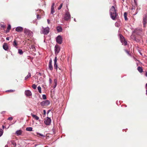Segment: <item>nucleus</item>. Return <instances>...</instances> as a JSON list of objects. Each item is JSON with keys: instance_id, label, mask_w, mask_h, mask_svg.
Instances as JSON below:
<instances>
[{"instance_id": "f257e3e1", "label": "nucleus", "mask_w": 147, "mask_h": 147, "mask_svg": "<svg viewBox=\"0 0 147 147\" xmlns=\"http://www.w3.org/2000/svg\"><path fill=\"white\" fill-rule=\"evenodd\" d=\"M117 11V10L115 9L114 6H113L111 7L109 10V13L111 17L113 20H115L118 16Z\"/></svg>"}, {"instance_id": "f03ea898", "label": "nucleus", "mask_w": 147, "mask_h": 147, "mask_svg": "<svg viewBox=\"0 0 147 147\" xmlns=\"http://www.w3.org/2000/svg\"><path fill=\"white\" fill-rule=\"evenodd\" d=\"M49 30L50 29L48 27L46 28H42L40 33L44 34H47L49 32Z\"/></svg>"}, {"instance_id": "7ed1b4c3", "label": "nucleus", "mask_w": 147, "mask_h": 147, "mask_svg": "<svg viewBox=\"0 0 147 147\" xmlns=\"http://www.w3.org/2000/svg\"><path fill=\"white\" fill-rule=\"evenodd\" d=\"M120 40L121 42L123 44H124L125 45H127V42L123 37V36L121 34H120Z\"/></svg>"}, {"instance_id": "20e7f679", "label": "nucleus", "mask_w": 147, "mask_h": 147, "mask_svg": "<svg viewBox=\"0 0 147 147\" xmlns=\"http://www.w3.org/2000/svg\"><path fill=\"white\" fill-rule=\"evenodd\" d=\"M71 16L70 13L68 11L66 12L64 17V19L66 21L69 20Z\"/></svg>"}, {"instance_id": "39448f33", "label": "nucleus", "mask_w": 147, "mask_h": 147, "mask_svg": "<svg viewBox=\"0 0 147 147\" xmlns=\"http://www.w3.org/2000/svg\"><path fill=\"white\" fill-rule=\"evenodd\" d=\"M147 16L146 15H144L143 17L142 22L143 24V27H146V24L147 23Z\"/></svg>"}, {"instance_id": "423d86ee", "label": "nucleus", "mask_w": 147, "mask_h": 147, "mask_svg": "<svg viewBox=\"0 0 147 147\" xmlns=\"http://www.w3.org/2000/svg\"><path fill=\"white\" fill-rule=\"evenodd\" d=\"M50 103V102L49 100H46L41 102L40 104L42 106L44 107L48 105Z\"/></svg>"}, {"instance_id": "0eeeda50", "label": "nucleus", "mask_w": 147, "mask_h": 147, "mask_svg": "<svg viewBox=\"0 0 147 147\" xmlns=\"http://www.w3.org/2000/svg\"><path fill=\"white\" fill-rule=\"evenodd\" d=\"M56 42L59 44H61L62 42V38L60 35L58 36L56 38Z\"/></svg>"}, {"instance_id": "6e6552de", "label": "nucleus", "mask_w": 147, "mask_h": 147, "mask_svg": "<svg viewBox=\"0 0 147 147\" xmlns=\"http://www.w3.org/2000/svg\"><path fill=\"white\" fill-rule=\"evenodd\" d=\"M51 122V119L49 117H47V119L45 120V123L47 125H49L50 124Z\"/></svg>"}, {"instance_id": "1a4fd4ad", "label": "nucleus", "mask_w": 147, "mask_h": 147, "mask_svg": "<svg viewBox=\"0 0 147 147\" xmlns=\"http://www.w3.org/2000/svg\"><path fill=\"white\" fill-rule=\"evenodd\" d=\"M24 33L26 34L28 36H31L32 34V32L31 31H30L29 30L25 29L24 30Z\"/></svg>"}, {"instance_id": "9d476101", "label": "nucleus", "mask_w": 147, "mask_h": 147, "mask_svg": "<svg viewBox=\"0 0 147 147\" xmlns=\"http://www.w3.org/2000/svg\"><path fill=\"white\" fill-rule=\"evenodd\" d=\"M52 60L51 58L49 61V69L51 70L52 71L53 70V67L52 65Z\"/></svg>"}, {"instance_id": "9b49d317", "label": "nucleus", "mask_w": 147, "mask_h": 147, "mask_svg": "<svg viewBox=\"0 0 147 147\" xmlns=\"http://www.w3.org/2000/svg\"><path fill=\"white\" fill-rule=\"evenodd\" d=\"M3 49L5 51H7L8 49L7 44L6 43H5L3 44Z\"/></svg>"}, {"instance_id": "f8f14e48", "label": "nucleus", "mask_w": 147, "mask_h": 147, "mask_svg": "<svg viewBox=\"0 0 147 147\" xmlns=\"http://www.w3.org/2000/svg\"><path fill=\"white\" fill-rule=\"evenodd\" d=\"M25 93L27 96H29L32 95V93L31 91L29 90H25Z\"/></svg>"}, {"instance_id": "ddd939ff", "label": "nucleus", "mask_w": 147, "mask_h": 147, "mask_svg": "<svg viewBox=\"0 0 147 147\" xmlns=\"http://www.w3.org/2000/svg\"><path fill=\"white\" fill-rule=\"evenodd\" d=\"M16 31L18 32H21L22 31L23 28L21 27H18L16 28Z\"/></svg>"}, {"instance_id": "4468645a", "label": "nucleus", "mask_w": 147, "mask_h": 147, "mask_svg": "<svg viewBox=\"0 0 147 147\" xmlns=\"http://www.w3.org/2000/svg\"><path fill=\"white\" fill-rule=\"evenodd\" d=\"M57 57H56L54 60V67L55 69H57Z\"/></svg>"}, {"instance_id": "2eb2a0df", "label": "nucleus", "mask_w": 147, "mask_h": 147, "mask_svg": "<svg viewBox=\"0 0 147 147\" xmlns=\"http://www.w3.org/2000/svg\"><path fill=\"white\" fill-rule=\"evenodd\" d=\"M60 48L59 46H55V53H58L60 51Z\"/></svg>"}, {"instance_id": "dca6fc26", "label": "nucleus", "mask_w": 147, "mask_h": 147, "mask_svg": "<svg viewBox=\"0 0 147 147\" xmlns=\"http://www.w3.org/2000/svg\"><path fill=\"white\" fill-rule=\"evenodd\" d=\"M55 5L54 3H53L52 4L51 7V13L53 14L55 12V11L54 9V6Z\"/></svg>"}, {"instance_id": "f3484780", "label": "nucleus", "mask_w": 147, "mask_h": 147, "mask_svg": "<svg viewBox=\"0 0 147 147\" xmlns=\"http://www.w3.org/2000/svg\"><path fill=\"white\" fill-rule=\"evenodd\" d=\"M13 46L15 47L16 48H18V43L16 40H14L13 42Z\"/></svg>"}, {"instance_id": "a211bd4d", "label": "nucleus", "mask_w": 147, "mask_h": 147, "mask_svg": "<svg viewBox=\"0 0 147 147\" xmlns=\"http://www.w3.org/2000/svg\"><path fill=\"white\" fill-rule=\"evenodd\" d=\"M22 131L21 130H19L17 131L16 132V134L17 136L20 135H21Z\"/></svg>"}, {"instance_id": "6ab92c4d", "label": "nucleus", "mask_w": 147, "mask_h": 147, "mask_svg": "<svg viewBox=\"0 0 147 147\" xmlns=\"http://www.w3.org/2000/svg\"><path fill=\"white\" fill-rule=\"evenodd\" d=\"M31 115L32 116V117L34 118L36 120H38L39 119V118L36 115H34L32 113L31 114Z\"/></svg>"}, {"instance_id": "aec40b11", "label": "nucleus", "mask_w": 147, "mask_h": 147, "mask_svg": "<svg viewBox=\"0 0 147 147\" xmlns=\"http://www.w3.org/2000/svg\"><path fill=\"white\" fill-rule=\"evenodd\" d=\"M36 136H37L38 137H40V136H41L43 137H45V136L44 135L41 134L37 132L36 133Z\"/></svg>"}, {"instance_id": "412c9836", "label": "nucleus", "mask_w": 147, "mask_h": 147, "mask_svg": "<svg viewBox=\"0 0 147 147\" xmlns=\"http://www.w3.org/2000/svg\"><path fill=\"white\" fill-rule=\"evenodd\" d=\"M138 70L140 73H142L143 71L142 67H141L139 66L137 68Z\"/></svg>"}, {"instance_id": "4be33fe9", "label": "nucleus", "mask_w": 147, "mask_h": 147, "mask_svg": "<svg viewBox=\"0 0 147 147\" xmlns=\"http://www.w3.org/2000/svg\"><path fill=\"white\" fill-rule=\"evenodd\" d=\"M11 26L10 25H9L8 26L7 28V29L6 30V33H7L9 32V30L11 29Z\"/></svg>"}, {"instance_id": "5701e85b", "label": "nucleus", "mask_w": 147, "mask_h": 147, "mask_svg": "<svg viewBox=\"0 0 147 147\" xmlns=\"http://www.w3.org/2000/svg\"><path fill=\"white\" fill-rule=\"evenodd\" d=\"M31 74L30 73H28V74L26 76L25 78V80H26L28 78H30L31 77Z\"/></svg>"}, {"instance_id": "b1692460", "label": "nucleus", "mask_w": 147, "mask_h": 147, "mask_svg": "<svg viewBox=\"0 0 147 147\" xmlns=\"http://www.w3.org/2000/svg\"><path fill=\"white\" fill-rule=\"evenodd\" d=\"M124 16L125 20H128V18L127 17V13L126 12L124 13Z\"/></svg>"}, {"instance_id": "393cba45", "label": "nucleus", "mask_w": 147, "mask_h": 147, "mask_svg": "<svg viewBox=\"0 0 147 147\" xmlns=\"http://www.w3.org/2000/svg\"><path fill=\"white\" fill-rule=\"evenodd\" d=\"M32 130V127H28L26 128V130L27 131H31Z\"/></svg>"}, {"instance_id": "a878e982", "label": "nucleus", "mask_w": 147, "mask_h": 147, "mask_svg": "<svg viewBox=\"0 0 147 147\" xmlns=\"http://www.w3.org/2000/svg\"><path fill=\"white\" fill-rule=\"evenodd\" d=\"M38 92H39V93H41V87L40 86H38Z\"/></svg>"}, {"instance_id": "bb28decb", "label": "nucleus", "mask_w": 147, "mask_h": 147, "mask_svg": "<svg viewBox=\"0 0 147 147\" xmlns=\"http://www.w3.org/2000/svg\"><path fill=\"white\" fill-rule=\"evenodd\" d=\"M57 29L58 32H60L62 30V29L61 27H57Z\"/></svg>"}, {"instance_id": "cd10ccee", "label": "nucleus", "mask_w": 147, "mask_h": 147, "mask_svg": "<svg viewBox=\"0 0 147 147\" xmlns=\"http://www.w3.org/2000/svg\"><path fill=\"white\" fill-rule=\"evenodd\" d=\"M18 53L20 55H22L23 54V52L22 50L20 49L18 50Z\"/></svg>"}, {"instance_id": "c85d7f7f", "label": "nucleus", "mask_w": 147, "mask_h": 147, "mask_svg": "<svg viewBox=\"0 0 147 147\" xmlns=\"http://www.w3.org/2000/svg\"><path fill=\"white\" fill-rule=\"evenodd\" d=\"M0 26L2 28H5V25H4L3 23H1L0 24Z\"/></svg>"}, {"instance_id": "c756f323", "label": "nucleus", "mask_w": 147, "mask_h": 147, "mask_svg": "<svg viewBox=\"0 0 147 147\" xmlns=\"http://www.w3.org/2000/svg\"><path fill=\"white\" fill-rule=\"evenodd\" d=\"M15 91V90H7L6 91V92H13Z\"/></svg>"}, {"instance_id": "7c9ffc66", "label": "nucleus", "mask_w": 147, "mask_h": 147, "mask_svg": "<svg viewBox=\"0 0 147 147\" xmlns=\"http://www.w3.org/2000/svg\"><path fill=\"white\" fill-rule=\"evenodd\" d=\"M32 87L34 89H35L36 88V86L35 85V84H33L32 85Z\"/></svg>"}, {"instance_id": "2f4dec72", "label": "nucleus", "mask_w": 147, "mask_h": 147, "mask_svg": "<svg viewBox=\"0 0 147 147\" xmlns=\"http://www.w3.org/2000/svg\"><path fill=\"white\" fill-rule=\"evenodd\" d=\"M62 6H63V3L61 4L60 5H59V7H58V10L60 9H61V8H62Z\"/></svg>"}, {"instance_id": "473e14b6", "label": "nucleus", "mask_w": 147, "mask_h": 147, "mask_svg": "<svg viewBox=\"0 0 147 147\" xmlns=\"http://www.w3.org/2000/svg\"><path fill=\"white\" fill-rule=\"evenodd\" d=\"M3 131L1 129H0V137H1L3 134Z\"/></svg>"}, {"instance_id": "72a5a7b5", "label": "nucleus", "mask_w": 147, "mask_h": 147, "mask_svg": "<svg viewBox=\"0 0 147 147\" xmlns=\"http://www.w3.org/2000/svg\"><path fill=\"white\" fill-rule=\"evenodd\" d=\"M42 97L43 99H46L47 98V97L45 95H43L42 96Z\"/></svg>"}, {"instance_id": "f704fd0d", "label": "nucleus", "mask_w": 147, "mask_h": 147, "mask_svg": "<svg viewBox=\"0 0 147 147\" xmlns=\"http://www.w3.org/2000/svg\"><path fill=\"white\" fill-rule=\"evenodd\" d=\"M11 142L12 144L14 146H16V143H15L14 141L13 140L11 141Z\"/></svg>"}, {"instance_id": "c9c22d12", "label": "nucleus", "mask_w": 147, "mask_h": 147, "mask_svg": "<svg viewBox=\"0 0 147 147\" xmlns=\"http://www.w3.org/2000/svg\"><path fill=\"white\" fill-rule=\"evenodd\" d=\"M54 82H55V85L54 86V88L56 86H57V81L56 80H54Z\"/></svg>"}, {"instance_id": "e433bc0d", "label": "nucleus", "mask_w": 147, "mask_h": 147, "mask_svg": "<svg viewBox=\"0 0 147 147\" xmlns=\"http://www.w3.org/2000/svg\"><path fill=\"white\" fill-rule=\"evenodd\" d=\"M7 119L9 120H12L13 119V117H10L8 118Z\"/></svg>"}, {"instance_id": "4c0bfd02", "label": "nucleus", "mask_w": 147, "mask_h": 147, "mask_svg": "<svg viewBox=\"0 0 147 147\" xmlns=\"http://www.w3.org/2000/svg\"><path fill=\"white\" fill-rule=\"evenodd\" d=\"M125 52H126V53L128 55H129V51H127V50H125Z\"/></svg>"}, {"instance_id": "58836bf2", "label": "nucleus", "mask_w": 147, "mask_h": 147, "mask_svg": "<svg viewBox=\"0 0 147 147\" xmlns=\"http://www.w3.org/2000/svg\"><path fill=\"white\" fill-rule=\"evenodd\" d=\"M49 81L50 83H51L52 82V80H51V78H49Z\"/></svg>"}, {"instance_id": "ea45409f", "label": "nucleus", "mask_w": 147, "mask_h": 147, "mask_svg": "<svg viewBox=\"0 0 147 147\" xmlns=\"http://www.w3.org/2000/svg\"><path fill=\"white\" fill-rule=\"evenodd\" d=\"M37 19H38V18H40V17H39V15H37Z\"/></svg>"}, {"instance_id": "a19ab883", "label": "nucleus", "mask_w": 147, "mask_h": 147, "mask_svg": "<svg viewBox=\"0 0 147 147\" xmlns=\"http://www.w3.org/2000/svg\"><path fill=\"white\" fill-rule=\"evenodd\" d=\"M9 38H9V37H7V38H6V40H9Z\"/></svg>"}, {"instance_id": "79ce46f5", "label": "nucleus", "mask_w": 147, "mask_h": 147, "mask_svg": "<svg viewBox=\"0 0 147 147\" xmlns=\"http://www.w3.org/2000/svg\"><path fill=\"white\" fill-rule=\"evenodd\" d=\"M47 21V22H48V24H49L50 23V21L49 20V19H48Z\"/></svg>"}, {"instance_id": "37998d69", "label": "nucleus", "mask_w": 147, "mask_h": 147, "mask_svg": "<svg viewBox=\"0 0 147 147\" xmlns=\"http://www.w3.org/2000/svg\"><path fill=\"white\" fill-rule=\"evenodd\" d=\"M43 111L44 112V114L45 115L46 113V111L45 110H44Z\"/></svg>"}, {"instance_id": "c03bdc74", "label": "nucleus", "mask_w": 147, "mask_h": 147, "mask_svg": "<svg viewBox=\"0 0 147 147\" xmlns=\"http://www.w3.org/2000/svg\"><path fill=\"white\" fill-rule=\"evenodd\" d=\"M5 147H8V145H6L5 146Z\"/></svg>"}, {"instance_id": "a18cd8bd", "label": "nucleus", "mask_w": 147, "mask_h": 147, "mask_svg": "<svg viewBox=\"0 0 147 147\" xmlns=\"http://www.w3.org/2000/svg\"><path fill=\"white\" fill-rule=\"evenodd\" d=\"M146 76H147V71L146 73Z\"/></svg>"}, {"instance_id": "49530a36", "label": "nucleus", "mask_w": 147, "mask_h": 147, "mask_svg": "<svg viewBox=\"0 0 147 147\" xmlns=\"http://www.w3.org/2000/svg\"><path fill=\"white\" fill-rule=\"evenodd\" d=\"M5 127V126L4 125H2V127L3 129H4Z\"/></svg>"}, {"instance_id": "de8ad7c7", "label": "nucleus", "mask_w": 147, "mask_h": 147, "mask_svg": "<svg viewBox=\"0 0 147 147\" xmlns=\"http://www.w3.org/2000/svg\"><path fill=\"white\" fill-rule=\"evenodd\" d=\"M74 21L75 22H76V19H74Z\"/></svg>"}, {"instance_id": "09e8293b", "label": "nucleus", "mask_w": 147, "mask_h": 147, "mask_svg": "<svg viewBox=\"0 0 147 147\" xmlns=\"http://www.w3.org/2000/svg\"><path fill=\"white\" fill-rule=\"evenodd\" d=\"M66 7H67V9H68L67 5H66Z\"/></svg>"}, {"instance_id": "8fccbe9b", "label": "nucleus", "mask_w": 147, "mask_h": 147, "mask_svg": "<svg viewBox=\"0 0 147 147\" xmlns=\"http://www.w3.org/2000/svg\"><path fill=\"white\" fill-rule=\"evenodd\" d=\"M146 87H147V83L146 84Z\"/></svg>"}, {"instance_id": "3c124183", "label": "nucleus", "mask_w": 147, "mask_h": 147, "mask_svg": "<svg viewBox=\"0 0 147 147\" xmlns=\"http://www.w3.org/2000/svg\"><path fill=\"white\" fill-rule=\"evenodd\" d=\"M146 94H147V93H146Z\"/></svg>"}]
</instances>
